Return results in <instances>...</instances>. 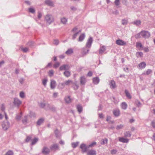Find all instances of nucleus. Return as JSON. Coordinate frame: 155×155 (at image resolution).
Returning <instances> with one entry per match:
<instances>
[{"label": "nucleus", "instance_id": "obj_54", "mask_svg": "<svg viewBox=\"0 0 155 155\" xmlns=\"http://www.w3.org/2000/svg\"><path fill=\"white\" fill-rule=\"evenodd\" d=\"M47 81V80L46 79H45L42 81V83L43 85L45 86L46 84V83Z\"/></svg>", "mask_w": 155, "mask_h": 155}, {"label": "nucleus", "instance_id": "obj_49", "mask_svg": "<svg viewBox=\"0 0 155 155\" xmlns=\"http://www.w3.org/2000/svg\"><path fill=\"white\" fill-rule=\"evenodd\" d=\"M20 97L21 98H24L25 97V95L23 91H21L20 93Z\"/></svg>", "mask_w": 155, "mask_h": 155}, {"label": "nucleus", "instance_id": "obj_44", "mask_svg": "<svg viewBox=\"0 0 155 155\" xmlns=\"http://www.w3.org/2000/svg\"><path fill=\"white\" fill-rule=\"evenodd\" d=\"M65 86V85L64 82L60 83L58 85L59 87L61 89H63Z\"/></svg>", "mask_w": 155, "mask_h": 155}, {"label": "nucleus", "instance_id": "obj_17", "mask_svg": "<svg viewBox=\"0 0 155 155\" xmlns=\"http://www.w3.org/2000/svg\"><path fill=\"white\" fill-rule=\"evenodd\" d=\"M56 82L54 80H51L50 82V87L51 89H53L56 86Z\"/></svg>", "mask_w": 155, "mask_h": 155}, {"label": "nucleus", "instance_id": "obj_47", "mask_svg": "<svg viewBox=\"0 0 155 155\" xmlns=\"http://www.w3.org/2000/svg\"><path fill=\"white\" fill-rule=\"evenodd\" d=\"M96 142H94L91 143H90L89 145L88 146L89 148V147H93L94 146L96 145Z\"/></svg>", "mask_w": 155, "mask_h": 155}, {"label": "nucleus", "instance_id": "obj_20", "mask_svg": "<svg viewBox=\"0 0 155 155\" xmlns=\"http://www.w3.org/2000/svg\"><path fill=\"white\" fill-rule=\"evenodd\" d=\"M106 50V47L104 46L101 47L99 50V53L100 54H102Z\"/></svg>", "mask_w": 155, "mask_h": 155}, {"label": "nucleus", "instance_id": "obj_13", "mask_svg": "<svg viewBox=\"0 0 155 155\" xmlns=\"http://www.w3.org/2000/svg\"><path fill=\"white\" fill-rule=\"evenodd\" d=\"M87 153V155H96L97 153L96 151L94 150H88Z\"/></svg>", "mask_w": 155, "mask_h": 155}, {"label": "nucleus", "instance_id": "obj_26", "mask_svg": "<svg viewBox=\"0 0 155 155\" xmlns=\"http://www.w3.org/2000/svg\"><path fill=\"white\" fill-rule=\"evenodd\" d=\"M119 141L122 143H127L129 141V140L123 137H121L119 138Z\"/></svg>", "mask_w": 155, "mask_h": 155}, {"label": "nucleus", "instance_id": "obj_16", "mask_svg": "<svg viewBox=\"0 0 155 155\" xmlns=\"http://www.w3.org/2000/svg\"><path fill=\"white\" fill-rule=\"evenodd\" d=\"M146 65V63L144 62H143L139 64L138 66L140 69H142L145 67Z\"/></svg>", "mask_w": 155, "mask_h": 155}, {"label": "nucleus", "instance_id": "obj_28", "mask_svg": "<svg viewBox=\"0 0 155 155\" xmlns=\"http://www.w3.org/2000/svg\"><path fill=\"white\" fill-rule=\"evenodd\" d=\"M72 87L75 90H76L78 88L79 86L77 84V82H74L72 83Z\"/></svg>", "mask_w": 155, "mask_h": 155}, {"label": "nucleus", "instance_id": "obj_38", "mask_svg": "<svg viewBox=\"0 0 155 155\" xmlns=\"http://www.w3.org/2000/svg\"><path fill=\"white\" fill-rule=\"evenodd\" d=\"M125 93L126 94V95L127 97L129 99H130L131 98V96L130 95V93L127 90H125Z\"/></svg>", "mask_w": 155, "mask_h": 155}, {"label": "nucleus", "instance_id": "obj_42", "mask_svg": "<svg viewBox=\"0 0 155 155\" xmlns=\"http://www.w3.org/2000/svg\"><path fill=\"white\" fill-rule=\"evenodd\" d=\"M136 56L137 58L142 57L143 56V53L142 52H137L136 53Z\"/></svg>", "mask_w": 155, "mask_h": 155}, {"label": "nucleus", "instance_id": "obj_19", "mask_svg": "<svg viewBox=\"0 0 155 155\" xmlns=\"http://www.w3.org/2000/svg\"><path fill=\"white\" fill-rule=\"evenodd\" d=\"M113 113L115 116L118 117L120 114V111L117 109L114 110L113 111Z\"/></svg>", "mask_w": 155, "mask_h": 155}, {"label": "nucleus", "instance_id": "obj_53", "mask_svg": "<svg viewBox=\"0 0 155 155\" xmlns=\"http://www.w3.org/2000/svg\"><path fill=\"white\" fill-rule=\"evenodd\" d=\"M29 12L31 13H33L35 12V9L31 8H29Z\"/></svg>", "mask_w": 155, "mask_h": 155}, {"label": "nucleus", "instance_id": "obj_63", "mask_svg": "<svg viewBox=\"0 0 155 155\" xmlns=\"http://www.w3.org/2000/svg\"><path fill=\"white\" fill-rule=\"evenodd\" d=\"M1 110L2 111H4V110H5V107L4 104H2L1 105Z\"/></svg>", "mask_w": 155, "mask_h": 155}, {"label": "nucleus", "instance_id": "obj_46", "mask_svg": "<svg viewBox=\"0 0 155 155\" xmlns=\"http://www.w3.org/2000/svg\"><path fill=\"white\" fill-rule=\"evenodd\" d=\"M5 155H13V152L12 150H9L6 152Z\"/></svg>", "mask_w": 155, "mask_h": 155}, {"label": "nucleus", "instance_id": "obj_43", "mask_svg": "<svg viewBox=\"0 0 155 155\" xmlns=\"http://www.w3.org/2000/svg\"><path fill=\"white\" fill-rule=\"evenodd\" d=\"M131 135L130 132L127 131L124 133V136L126 137H130Z\"/></svg>", "mask_w": 155, "mask_h": 155}, {"label": "nucleus", "instance_id": "obj_32", "mask_svg": "<svg viewBox=\"0 0 155 155\" xmlns=\"http://www.w3.org/2000/svg\"><path fill=\"white\" fill-rule=\"evenodd\" d=\"M64 83L65 85L69 86L70 84L72 83V81L71 80H68V81H65Z\"/></svg>", "mask_w": 155, "mask_h": 155}, {"label": "nucleus", "instance_id": "obj_61", "mask_svg": "<svg viewBox=\"0 0 155 155\" xmlns=\"http://www.w3.org/2000/svg\"><path fill=\"white\" fill-rule=\"evenodd\" d=\"M42 15L41 13L40 12H38V18L39 19H40L42 17Z\"/></svg>", "mask_w": 155, "mask_h": 155}, {"label": "nucleus", "instance_id": "obj_25", "mask_svg": "<svg viewBox=\"0 0 155 155\" xmlns=\"http://www.w3.org/2000/svg\"><path fill=\"white\" fill-rule=\"evenodd\" d=\"M99 78L97 77L94 78L93 79V83L94 84H97L99 83Z\"/></svg>", "mask_w": 155, "mask_h": 155}, {"label": "nucleus", "instance_id": "obj_27", "mask_svg": "<svg viewBox=\"0 0 155 155\" xmlns=\"http://www.w3.org/2000/svg\"><path fill=\"white\" fill-rule=\"evenodd\" d=\"M133 23L134 25H136L137 26H138L141 25V21L139 20H137L134 21Z\"/></svg>", "mask_w": 155, "mask_h": 155}, {"label": "nucleus", "instance_id": "obj_24", "mask_svg": "<svg viewBox=\"0 0 155 155\" xmlns=\"http://www.w3.org/2000/svg\"><path fill=\"white\" fill-rule=\"evenodd\" d=\"M22 113L21 112L17 114H16V117H15V119L17 121L19 120L22 117Z\"/></svg>", "mask_w": 155, "mask_h": 155}, {"label": "nucleus", "instance_id": "obj_39", "mask_svg": "<svg viewBox=\"0 0 155 155\" xmlns=\"http://www.w3.org/2000/svg\"><path fill=\"white\" fill-rule=\"evenodd\" d=\"M54 73V71L53 70H49L48 72V74L50 77H52L53 76Z\"/></svg>", "mask_w": 155, "mask_h": 155}, {"label": "nucleus", "instance_id": "obj_14", "mask_svg": "<svg viewBox=\"0 0 155 155\" xmlns=\"http://www.w3.org/2000/svg\"><path fill=\"white\" fill-rule=\"evenodd\" d=\"M69 66L67 64H64L61 66L60 68V70L61 71L64 70H68L69 68Z\"/></svg>", "mask_w": 155, "mask_h": 155}, {"label": "nucleus", "instance_id": "obj_21", "mask_svg": "<svg viewBox=\"0 0 155 155\" xmlns=\"http://www.w3.org/2000/svg\"><path fill=\"white\" fill-rule=\"evenodd\" d=\"M28 115H25L22 120V123L24 124H26L28 123Z\"/></svg>", "mask_w": 155, "mask_h": 155}, {"label": "nucleus", "instance_id": "obj_10", "mask_svg": "<svg viewBox=\"0 0 155 155\" xmlns=\"http://www.w3.org/2000/svg\"><path fill=\"white\" fill-rule=\"evenodd\" d=\"M45 109L46 110H49L53 111H55V108L54 106L49 104H46V107H45Z\"/></svg>", "mask_w": 155, "mask_h": 155}, {"label": "nucleus", "instance_id": "obj_64", "mask_svg": "<svg viewBox=\"0 0 155 155\" xmlns=\"http://www.w3.org/2000/svg\"><path fill=\"white\" fill-rule=\"evenodd\" d=\"M34 44V42L32 41H31L29 42H28V45L30 46H31L33 45Z\"/></svg>", "mask_w": 155, "mask_h": 155}, {"label": "nucleus", "instance_id": "obj_1", "mask_svg": "<svg viewBox=\"0 0 155 155\" xmlns=\"http://www.w3.org/2000/svg\"><path fill=\"white\" fill-rule=\"evenodd\" d=\"M140 35L144 38H148L150 37V32L147 31H143L136 35H135V38H138L140 37Z\"/></svg>", "mask_w": 155, "mask_h": 155}, {"label": "nucleus", "instance_id": "obj_51", "mask_svg": "<svg viewBox=\"0 0 155 155\" xmlns=\"http://www.w3.org/2000/svg\"><path fill=\"white\" fill-rule=\"evenodd\" d=\"M123 127H124V126L123 125L120 124V125H117V126L116 128L117 130H118L122 128Z\"/></svg>", "mask_w": 155, "mask_h": 155}, {"label": "nucleus", "instance_id": "obj_23", "mask_svg": "<svg viewBox=\"0 0 155 155\" xmlns=\"http://www.w3.org/2000/svg\"><path fill=\"white\" fill-rule=\"evenodd\" d=\"M60 20L61 23L64 25L66 24L68 21V19L64 17L61 18Z\"/></svg>", "mask_w": 155, "mask_h": 155}, {"label": "nucleus", "instance_id": "obj_62", "mask_svg": "<svg viewBox=\"0 0 155 155\" xmlns=\"http://www.w3.org/2000/svg\"><path fill=\"white\" fill-rule=\"evenodd\" d=\"M122 24L123 25H125L127 24V21L126 20H125V19H123L122 20Z\"/></svg>", "mask_w": 155, "mask_h": 155}, {"label": "nucleus", "instance_id": "obj_8", "mask_svg": "<svg viewBox=\"0 0 155 155\" xmlns=\"http://www.w3.org/2000/svg\"><path fill=\"white\" fill-rule=\"evenodd\" d=\"M45 3L47 5L53 7H54V3L51 0H45Z\"/></svg>", "mask_w": 155, "mask_h": 155}, {"label": "nucleus", "instance_id": "obj_56", "mask_svg": "<svg viewBox=\"0 0 155 155\" xmlns=\"http://www.w3.org/2000/svg\"><path fill=\"white\" fill-rule=\"evenodd\" d=\"M152 72V71L150 69H148L147 70L146 72L147 75H149Z\"/></svg>", "mask_w": 155, "mask_h": 155}, {"label": "nucleus", "instance_id": "obj_52", "mask_svg": "<svg viewBox=\"0 0 155 155\" xmlns=\"http://www.w3.org/2000/svg\"><path fill=\"white\" fill-rule=\"evenodd\" d=\"M21 49L22 51L23 52H27L28 50V48H21Z\"/></svg>", "mask_w": 155, "mask_h": 155}, {"label": "nucleus", "instance_id": "obj_36", "mask_svg": "<svg viewBox=\"0 0 155 155\" xmlns=\"http://www.w3.org/2000/svg\"><path fill=\"white\" fill-rule=\"evenodd\" d=\"M108 140L107 138L104 139H102L101 142V144L102 145L105 144H107V143Z\"/></svg>", "mask_w": 155, "mask_h": 155}, {"label": "nucleus", "instance_id": "obj_4", "mask_svg": "<svg viewBox=\"0 0 155 155\" xmlns=\"http://www.w3.org/2000/svg\"><path fill=\"white\" fill-rule=\"evenodd\" d=\"M80 148L81 149V152L84 153L87 152L89 148L88 146H86L84 143H82L80 146Z\"/></svg>", "mask_w": 155, "mask_h": 155}, {"label": "nucleus", "instance_id": "obj_33", "mask_svg": "<svg viewBox=\"0 0 155 155\" xmlns=\"http://www.w3.org/2000/svg\"><path fill=\"white\" fill-rule=\"evenodd\" d=\"M81 30H79L78 32H76L73 35L72 37V39L73 40H74L75 38H76L79 33L81 32Z\"/></svg>", "mask_w": 155, "mask_h": 155}, {"label": "nucleus", "instance_id": "obj_45", "mask_svg": "<svg viewBox=\"0 0 155 155\" xmlns=\"http://www.w3.org/2000/svg\"><path fill=\"white\" fill-rule=\"evenodd\" d=\"M64 74L66 77H68L70 75V72L69 71H65L64 72Z\"/></svg>", "mask_w": 155, "mask_h": 155}, {"label": "nucleus", "instance_id": "obj_9", "mask_svg": "<svg viewBox=\"0 0 155 155\" xmlns=\"http://www.w3.org/2000/svg\"><path fill=\"white\" fill-rule=\"evenodd\" d=\"M50 152L49 149L48 147H44L42 150V152L44 154L47 155Z\"/></svg>", "mask_w": 155, "mask_h": 155}, {"label": "nucleus", "instance_id": "obj_48", "mask_svg": "<svg viewBox=\"0 0 155 155\" xmlns=\"http://www.w3.org/2000/svg\"><path fill=\"white\" fill-rule=\"evenodd\" d=\"M60 65V63L59 62H56L54 65L53 67L55 68H57Z\"/></svg>", "mask_w": 155, "mask_h": 155}, {"label": "nucleus", "instance_id": "obj_58", "mask_svg": "<svg viewBox=\"0 0 155 155\" xmlns=\"http://www.w3.org/2000/svg\"><path fill=\"white\" fill-rule=\"evenodd\" d=\"M136 47H140V48H142V45L140 43L137 42L136 43Z\"/></svg>", "mask_w": 155, "mask_h": 155}, {"label": "nucleus", "instance_id": "obj_55", "mask_svg": "<svg viewBox=\"0 0 155 155\" xmlns=\"http://www.w3.org/2000/svg\"><path fill=\"white\" fill-rule=\"evenodd\" d=\"M120 0H115L114 1V3L116 6H118L120 3Z\"/></svg>", "mask_w": 155, "mask_h": 155}, {"label": "nucleus", "instance_id": "obj_29", "mask_svg": "<svg viewBox=\"0 0 155 155\" xmlns=\"http://www.w3.org/2000/svg\"><path fill=\"white\" fill-rule=\"evenodd\" d=\"M44 119L43 118H40L37 122V124L38 125H40L41 124L43 123L44 121Z\"/></svg>", "mask_w": 155, "mask_h": 155}, {"label": "nucleus", "instance_id": "obj_5", "mask_svg": "<svg viewBox=\"0 0 155 155\" xmlns=\"http://www.w3.org/2000/svg\"><path fill=\"white\" fill-rule=\"evenodd\" d=\"M14 105L17 107H19L21 104V101L17 98H14L13 102Z\"/></svg>", "mask_w": 155, "mask_h": 155}, {"label": "nucleus", "instance_id": "obj_35", "mask_svg": "<svg viewBox=\"0 0 155 155\" xmlns=\"http://www.w3.org/2000/svg\"><path fill=\"white\" fill-rule=\"evenodd\" d=\"M56 137L58 138L60 135V132L58 129H56L54 132Z\"/></svg>", "mask_w": 155, "mask_h": 155}, {"label": "nucleus", "instance_id": "obj_2", "mask_svg": "<svg viewBox=\"0 0 155 155\" xmlns=\"http://www.w3.org/2000/svg\"><path fill=\"white\" fill-rule=\"evenodd\" d=\"M45 20L47 24H51L54 21V18L53 16L51 14H47L45 17Z\"/></svg>", "mask_w": 155, "mask_h": 155}, {"label": "nucleus", "instance_id": "obj_18", "mask_svg": "<svg viewBox=\"0 0 155 155\" xmlns=\"http://www.w3.org/2000/svg\"><path fill=\"white\" fill-rule=\"evenodd\" d=\"M80 84H81L83 85L85 84L86 83V78L84 76H82L80 77Z\"/></svg>", "mask_w": 155, "mask_h": 155}, {"label": "nucleus", "instance_id": "obj_60", "mask_svg": "<svg viewBox=\"0 0 155 155\" xmlns=\"http://www.w3.org/2000/svg\"><path fill=\"white\" fill-rule=\"evenodd\" d=\"M151 125L153 128H155V121L153 120L152 121Z\"/></svg>", "mask_w": 155, "mask_h": 155}, {"label": "nucleus", "instance_id": "obj_30", "mask_svg": "<svg viewBox=\"0 0 155 155\" xmlns=\"http://www.w3.org/2000/svg\"><path fill=\"white\" fill-rule=\"evenodd\" d=\"M121 106L122 109L124 110H126L127 107V105L126 102H123L121 104Z\"/></svg>", "mask_w": 155, "mask_h": 155}, {"label": "nucleus", "instance_id": "obj_7", "mask_svg": "<svg viewBox=\"0 0 155 155\" xmlns=\"http://www.w3.org/2000/svg\"><path fill=\"white\" fill-rule=\"evenodd\" d=\"M116 43L118 45L123 46L126 44V42L122 40L118 39L116 41Z\"/></svg>", "mask_w": 155, "mask_h": 155}, {"label": "nucleus", "instance_id": "obj_3", "mask_svg": "<svg viewBox=\"0 0 155 155\" xmlns=\"http://www.w3.org/2000/svg\"><path fill=\"white\" fill-rule=\"evenodd\" d=\"M10 123L8 121H3L2 124V127L3 130H7L10 126Z\"/></svg>", "mask_w": 155, "mask_h": 155}, {"label": "nucleus", "instance_id": "obj_11", "mask_svg": "<svg viewBox=\"0 0 155 155\" xmlns=\"http://www.w3.org/2000/svg\"><path fill=\"white\" fill-rule=\"evenodd\" d=\"M50 149L51 150L55 151L56 150L59 149V148L58 145L57 144H54L50 147Z\"/></svg>", "mask_w": 155, "mask_h": 155}, {"label": "nucleus", "instance_id": "obj_59", "mask_svg": "<svg viewBox=\"0 0 155 155\" xmlns=\"http://www.w3.org/2000/svg\"><path fill=\"white\" fill-rule=\"evenodd\" d=\"M59 43V41L58 39H55L54 40V44L57 45Z\"/></svg>", "mask_w": 155, "mask_h": 155}, {"label": "nucleus", "instance_id": "obj_12", "mask_svg": "<svg viewBox=\"0 0 155 155\" xmlns=\"http://www.w3.org/2000/svg\"><path fill=\"white\" fill-rule=\"evenodd\" d=\"M87 48L86 47L82 48L81 53L83 56H84L88 53L89 49Z\"/></svg>", "mask_w": 155, "mask_h": 155}, {"label": "nucleus", "instance_id": "obj_31", "mask_svg": "<svg viewBox=\"0 0 155 155\" xmlns=\"http://www.w3.org/2000/svg\"><path fill=\"white\" fill-rule=\"evenodd\" d=\"M65 100L67 103H70L71 102V99L70 96L66 97L65 98Z\"/></svg>", "mask_w": 155, "mask_h": 155}, {"label": "nucleus", "instance_id": "obj_40", "mask_svg": "<svg viewBox=\"0 0 155 155\" xmlns=\"http://www.w3.org/2000/svg\"><path fill=\"white\" fill-rule=\"evenodd\" d=\"M38 141V139L37 138H35L32 141L31 145H35Z\"/></svg>", "mask_w": 155, "mask_h": 155}, {"label": "nucleus", "instance_id": "obj_50", "mask_svg": "<svg viewBox=\"0 0 155 155\" xmlns=\"http://www.w3.org/2000/svg\"><path fill=\"white\" fill-rule=\"evenodd\" d=\"M31 136H28L25 140V141L26 142H28L31 139Z\"/></svg>", "mask_w": 155, "mask_h": 155}, {"label": "nucleus", "instance_id": "obj_22", "mask_svg": "<svg viewBox=\"0 0 155 155\" xmlns=\"http://www.w3.org/2000/svg\"><path fill=\"white\" fill-rule=\"evenodd\" d=\"M85 37V35L84 33H83L81 34L79 36L78 39V41L79 42H81L84 39Z\"/></svg>", "mask_w": 155, "mask_h": 155}, {"label": "nucleus", "instance_id": "obj_6", "mask_svg": "<svg viewBox=\"0 0 155 155\" xmlns=\"http://www.w3.org/2000/svg\"><path fill=\"white\" fill-rule=\"evenodd\" d=\"M93 38L91 37H90L87 40V42L86 45V46L87 48H90L91 45L93 42Z\"/></svg>", "mask_w": 155, "mask_h": 155}, {"label": "nucleus", "instance_id": "obj_41", "mask_svg": "<svg viewBox=\"0 0 155 155\" xmlns=\"http://www.w3.org/2000/svg\"><path fill=\"white\" fill-rule=\"evenodd\" d=\"M79 143L78 142L73 143L71 144V146L73 148H75L78 146Z\"/></svg>", "mask_w": 155, "mask_h": 155}, {"label": "nucleus", "instance_id": "obj_37", "mask_svg": "<svg viewBox=\"0 0 155 155\" xmlns=\"http://www.w3.org/2000/svg\"><path fill=\"white\" fill-rule=\"evenodd\" d=\"M77 108L78 110V111L79 112L81 113L82 111V107L80 105L78 104L77 106Z\"/></svg>", "mask_w": 155, "mask_h": 155}, {"label": "nucleus", "instance_id": "obj_15", "mask_svg": "<svg viewBox=\"0 0 155 155\" xmlns=\"http://www.w3.org/2000/svg\"><path fill=\"white\" fill-rule=\"evenodd\" d=\"M109 85L111 88L114 89L116 87V84L115 82L113 80H111L110 81Z\"/></svg>", "mask_w": 155, "mask_h": 155}, {"label": "nucleus", "instance_id": "obj_57", "mask_svg": "<svg viewBox=\"0 0 155 155\" xmlns=\"http://www.w3.org/2000/svg\"><path fill=\"white\" fill-rule=\"evenodd\" d=\"M40 105V106L42 108H44L45 106L46 107V104L43 103H41Z\"/></svg>", "mask_w": 155, "mask_h": 155}, {"label": "nucleus", "instance_id": "obj_34", "mask_svg": "<svg viewBox=\"0 0 155 155\" xmlns=\"http://www.w3.org/2000/svg\"><path fill=\"white\" fill-rule=\"evenodd\" d=\"M73 53V50L72 49L70 48L68 49L65 52V53L67 55H69L72 54Z\"/></svg>", "mask_w": 155, "mask_h": 155}]
</instances>
